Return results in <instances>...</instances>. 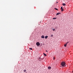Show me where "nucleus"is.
<instances>
[{"label":"nucleus","instance_id":"nucleus-13","mask_svg":"<svg viewBox=\"0 0 73 73\" xmlns=\"http://www.w3.org/2000/svg\"><path fill=\"white\" fill-rule=\"evenodd\" d=\"M61 12H62V11H64V9H62L61 10Z\"/></svg>","mask_w":73,"mask_h":73},{"label":"nucleus","instance_id":"nucleus-3","mask_svg":"<svg viewBox=\"0 0 73 73\" xmlns=\"http://www.w3.org/2000/svg\"><path fill=\"white\" fill-rule=\"evenodd\" d=\"M51 29L53 30V31H55V29H54V28L53 27L52 28H51Z\"/></svg>","mask_w":73,"mask_h":73},{"label":"nucleus","instance_id":"nucleus-1","mask_svg":"<svg viewBox=\"0 0 73 73\" xmlns=\"http://www.w3.org/2000/svg\"><path fill=\"white\" fill-rule=\"evenodd\" d=\"M61 65L62 66H64V67L66 66L65 65V63L64 62H61Z\"/></svg>","mask_w":73,"mask_h":73},{"label":"nucleus","instance_id":"nucleus-5","mask_svg":"<svg viewBox=\"0 0 73 73\" xmlns=\"http://www.w3.org/2000/svg\"><path fill=\"white\" fill-rule=\"evenodd\" d=\"M48 69H49V70H50V69H51V67H50V66H49L48 67Z\"/></svg>","mask_w":73,"mask_h":73},{"label":"nucleus","instance_id":"nucleus-9","mask_svg":"<svg viewBox=\"0 0 73 73\" xmlns=\"http://www.w3.org/2000/svg\"><path fill=\"white\" fill-rule=\"evenodd\" d=\"M51 37H53V35L52 34L50 36Z\"/></svg>","mask_w":73,"mask_h":73},{"label":"nucleus","instance_id":"nucleus-18","mask_svg":"<svg viewBox=\"0 0 73 73\" xmlns=\"http://www.w3.org/2000/svg\"><path fill=\"white\" fill-rule=\"evenodd\" d=\"M29 49L31 50H32V48H30Z\"/></svg>","mask_w":73,"mask_h":73},{"label":"nucleus","instance_id":"nucleus-14","mask_svg":"<svg viewBox=\"0 0 73 73\" xmlns=\"http://www.w3.org/2000/svg\"><path fill=\"white\" fill-rule=\"evenodd\" d=\"M68 43H69V42H66V44L67 45V44H68Z\"/></svg>","mask_w":73,"mask_h":73},{"label":"nucleus","instance_id":"nucleus-17","mask_svg":"<svg viewBox=\"0 0 73 73\" xmlns=\"http://www.w3.org/2000/svg\"><path fill=\"white\" fill-rule=\"evenodd\" d=\"M56 19V18H53V20H54V19Z\"/></svg>","mask_w":73,"mask_h":73},{"label":"nucleus","instance_id":"nucleus-21","mask_svg":"<svg viewBox=\"0 0 73 73\" xmlns=\"http://www.w3.org/2000/svg\"><path fill=\"white\" fill-rule=\"evenodd\" d=\"M46 52H48V51L47 50H46Z\"/></svg>","mask_w":73,"mask_h":73},{"label":"nucleus","instance_id":"nucleus-19","mask_svg":"<svg viewBox=\"0 0 73 73\" xmlns=\"http://www.w3.org/2000/svg\"><path fill=\"white\" fill-rule=\"evenodd\" d=\"M39 59H41V57H39Z\"/></svg>","mask_w":73,"mask_h":73},{"label":"nucleus","instance_id":"nucleus-15","mask_svg":"<svg viewBox=\"0 0 73 73\" xmlns=\"http://www.w3.org/2000/svg\"><path fill=\"white\" fill-rule=\"evenodd\" d=\"M54 9H56V10H57V11H58V9H57L56 8H55Z\"/></svg>","mask_w":73,"mask_h":73},{"label":"nucleus","instance_id":"nucleus-2","mask_svg":"<svg viewBox=\"0 0 73 73\" xmlns=\"http://www.w3.org/2000/svg\"><path fill=\"white\" fill-rule=\"evenodd\" d=\"M36 45L37 46H39L40 45V43L39 42H37L36 43Z\"/></svg>","mask_w":73,"mask_h":73},{"label":"nucleus","instance_id":"nucleus-4","mask_svg":"<svg viewBox=\"0 0 73 73\" xmlns=\"http://www.w3.org/2000/svg\"><path fill=\"white\" fill-rule=\"evenodd\" d=\"M60 14H61L60 13H56V16H57V15H60Z\"/></svg>","mask_w":73,"mask_h":73},{"label":"nucleus","instance_id":"nucleus-22","mask_svg":"<svg viewBox=\"0 0 73 73\" xmlns=\"http://www.w3.org/2000/svg\"><path fill=\"white\" fill-rule=\"evenodd\" d=\"M58 3V2H56V3Z\"/></svg>","mask_w":73,"mask_h":73},{"label":"nucleus","instance_id":"nucleus-12","mask_svg":"<svg viewBox=\"0 0 73 73\" xmlns=\"http://www.w3.org/2000/svg\"><path fill=\"white\" fill-rule=\"evenodd\" d=\"M23 71L24 72H26V71H27V70H24Z\"/></svg>","mask_w":73,"mask_h":73},{"label":"nucleus","instance_id":"nucleus-20","mask_svg":"<svg viewBox=\"0 0 73 73\" xmlns=\"http://www.w3.org/2000/svg\"><path fill=\"white\" fill-rule=\"evenodd\" d=\"M54 59H55V58H54V57L53 60H54Z\"/></svg>","mask_w":73,"mask_h":73},{"label":"nucleus","instance_id":"nucleus-7","mask_svg":"<svg viewBox=\"0 0 73 73\" xmlns=\"http://www.w3.org/2000/svg\"><path fill=\"white\" fill-rule=\"evenodd\" d=\"M62 5H63V6H65V5H66V4H65L64 3H63L62 4Z\"/></svg>","mask_w":73,"mask_h":73},{"label":"nucleus","instance_id":"nucleus-6","mask_svg":"<svg viewBox=\"0 0 73 73\" xmlns=\"http://www.w3.org/2000/svg\"><path fill=\"white\" fill-rule=\"evenodd\" d=\"M41 37L42 38H44V35H42V36Z\"/></svg>","mask_w":73,"mask_h":73},{"label":"nucleus","instance_id":"nucleus-16","mask_svg":"<svg viewBox=\"0 0 73 73\" xmlns=\"http://www.w3.org/2000/svg\"><path fill=\"white\" fill-rule=\"evenodd\" d=\"M62 9V7H61V10H62V9Z\"/></svg>","mask_w":73,"mask_h":73},{"label":"nucleus","instance_id":"nucleus-11","mask_svg":"<svg viewBox=\"0 0 73 73\" xmlns=\"http://www.w3.org/2000/svg\"><path fill=\"white\" fill-rule=\"evenodd\" d=\"M66 45H67L66 44H64V46L65 47H66Z\"/></svg>","mask_w":73,"mask_h":73},{"label":"nucleus","instance_id":"nucleus-8","mask_svg":"<svg viewBox=\"0 0 73 73\" xmlns=\"http://www.w3.org/2000/svg\"><path fill=\"white\" fill-rule=\"evenodd\" d=\"M48 36H46L45 37V38H46H46H48Z\"/></svg>","mask_w":73,"mask_h":73},{"label":"nucleus","instance_id":"nucleus-10","mask_svg":"<svg viewBox=\"0 0 73 73\" xmlns=\"http://www.w3.org/2000/svg\"><path fill=\"white\" fill-rule=\"evenodd\" d=\"M43 54H44V55L45 56H47V55H46V54H45V53H43Z\"/></svg>","mask_w":73,"mask_h":73}]
</instances>
